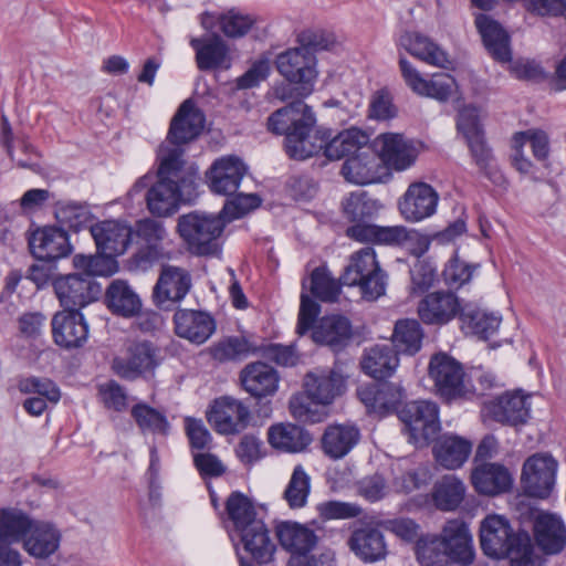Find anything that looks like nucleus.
Instances as JSON below:
<instances>
[{
  "mask_svg": "<svg viewBox=\"0 0 566 566\" xmlns=\"http://www.w3.org/2000/svg\"><path fill=\"white\" fill-rule=\"evenodd\" d=\"M316 118L303 101L275 111L268 118V128L277 135H285V150L291 158L306 159L324 149L331 160L355 156L368 145L369 137L358 128H349L334 137L322 129L313 132Z\"/></svg>",
  "mask_w": 566,
  "mask_h": 566,
  "instance_id": "1",
  "label": "nucleus"
},
{
  "mask_svg": "<svg viewBox=\"0 0 566 566\" xmlns=\"http://www.w3.org/2000/svg\"><path fill=\"white\" fill-rule=\"evenodd\" d=\"M181 157L182 149H169L167 146L159 147L157 181L151 184L153 177L144 176L135 182L132 189L134 192L149 187L146 201L151 214L158 217L172 214L178 207L180 187L192 184L190 174L188 178L185 177Z\"/></svg>",
  "mask_w": 566,
  "mask_h": 566,
  "instance_id": "2",
  "label": "nucleus"
},
{
  "mask_svg": "<svg viewBox=\"0 0 566 566\" xmlns=\"http://www.w3.org/2000/svg\"><path fill=\"white\" fill-rule=\"evenodd\" d=\"M480 544L488 557L509 558L512 566H526L532 559L533 544L528 533L513 528L502 515L491 514L483 518Z\"/></svg>",
  "mask_w": 566,
  "mask_h": 566,
  "instance_id": "3",
  "label": "nucleus"
},
{
  "mask_svg": "<svg viewBox=\"0 0 566 566\" xmlns=\"http://www.w3.org/2000/svg\"><path fill=\"white\" fill-rule=\"evenodd\" d=\"M342 282L348 286H358L363 297L368 301H375L385 294L387 275L381 270L373 248H363L350 255Z\"/></svg>",
  "mask_w": 566,
  "mask_h": 566,
  "instance_id": "4",
  "label": "nucleus"
},
{
  "mask_svg": "<svg viewBox=\"0 0 566 566\" xmlns=\"http://www.w3.org/2000/svg\"><path fill=\"white\" fill-rule=\"evenodd\" d=\"M226 226L220 214L190 212L178 219V232L191 253L212 255L219 250L218 239Z\"/></svg>",
  "mask_w": 566,
  "mask_h": 566,
  "instance_id": "5",
  "label": "nucleus"
},
{
  "mask_svg": "<svg viewBox=\"0 0 566 566\" xmlns=\"http://www.w3.org/2000/svg\"><path fill=\"white\" fill-rule=\"evenodd\" d=\"M398 417L413 443H428L440 431L439 410L434 402L410 401L398 411Z\"/></svg>",
  "mask_w": 566,
  "mask_h": 566,
  "instance_id": "6",
  "label": "nucleus"
},
{
  "mask_svg": "<svg viewBox=\"0 0 566 566\" xmlns=\"http://www.w3.org/2000/svg\"><path fill=\"white\" fill-rule=\"evenodd\" d=\"M275 64L279 73L289 82L301 84L297 96L305 97L312 93L316 77L314 54L305 49H290L277 55Z\"/></svg>",
  "mask_w": 566,
  "mask_h": 566,
  "instance_id": "7",
  "label": "nucleus"
},
{
  "mask_svg": "<svg viewBox=\"0 0 566 566\" xmlns=\"http://www.w3.org/2000/svg\"><path fill=\"white\" fill-rule=\"evenodd\" d=\"M207 417L216 431L226 436L242 432L252 419L249 406L231 396L214 399Z\"/></svg>",
  "mask_w": 566,
  "mask_h": 566,
  "instance_id": "8",
  "label": "nucleus"
},
{
  "mask_svg": "<svg viewBox=\"0 0 566 566\" xmlns=\"http://www.w3.org/2000/svg\"><path fill=\"white\" fill-rule=\"evenodd\" d=\"M376 523H361L348 536L349 551L364 564L382 562L389 554L386 537Z\"/></svg>",
  "mask_w": 566,
  "mask_h": 566,
  "instance_id": "9",
  "label": "nucleus"
},
{
  "mask_svg": "<svg viewBox=\"0 0 566 566\" xmlns=\"http://www.w3.org/2000/svg\"><path fill=\"white\" fill-rule=\"evenodd\" d=\"M133 233L144 242V245L135 254L138 266L147 268L156 262L171 258V253L166 250L164 243L167 232L160 221L149 218L139 220L136 222Z\"/></svg>",
  "mask_w": 566,
  "mask_h": 566,
  "instance_id": "10",
  "label": "nucleus"
},
{
  "mask_svg": "<svg viewBox=\"0 0 566 566\" xmlns=\"http://www.w3.org/2000/svg\"><path fill=\"white\" fill-rule=\"evenodd\" d=\"M557 462L548 454H533L523 465L522 483L526 494L544 499L555 484Z\"/></svg>",
  "mask_w": 566,
  "mask_h": 566,
  "instance_id": "11",
  "label": "nucleus"
},
{
  "mask_svg": "<svg viewBox=\"0 0 566 566\" xmlns=\"http://www.w3.org/2000/svg\"><path fill=\"white\" fill-rule=\"evenodd\" d=\"M429 375L439 394L447 399L463 397L468 394L461 364L447 354H438L431 358Z\"/></svg>",
  "mask_w": 566,
  "mask_h": 566,
  "instance_id": "12",
  "label": "nucleus"
},
{
  "mask_svg": "<svg viewBox=\"0 0 566 566\" xmlns=\"http://www.w3.org/2000/svg\"><path fill=\"white\" fill-rule=\"evenodd\" d=\"M205 115L191 99H186L171 119L168 142L160 147L178 148L197 138L205 127Z\"/></svg>",
  "mask_w": 566,
  "mask_h": 566,
  "instance_id": "13",
  "label": "nucleus"
},
{
  "mask_svg": "<svg viewBox=\"0 0 566 566\" xmlns=\"http://www.w3.org/2000/svg\"><path fill=\"white\" fill-rule=\"evenodd\" d=\"M54 291L65 311H77L96 300L99 285L81 274H69L54 281Z\"/></svg>",
  "mask_w": 566,
  "mask_h": 566,
  "instance_id": "14",
  "label": "nucleus"
},
{
  "mask_svg": "<svg viewBox=\"0 0 566 566\" xmlns=\"http://www.w3.org/2000/svg\"><path fill=\"white\" fill-rule=\"evenodd\" d=\"M158 365V349L149 342H140L128 348L127 358H115L112 367L119 377L133 380L153 374Z\"/></svg>",
  "mask_w": 566,
  "mask_h": 566,
  "instance_id": "15",
  "label": "nucleus"
},
{
  "mask_svg": "<svg viewBox=\"0 0 566 566\" xmlns=\"http://www.w3.org/2000/svg\"><path fill=\"white\" fill-rule=\"evenodd\" d=\"M97 251L113 258L126 252L132 242L133 229L118 220H105L91 227Z\"/></svg>",
  "mask_w": 566,
  "mask_h": 566,
  "instance_id": "16",
  "label": "nucleus"
},
{
  "mask_svg": "<svg viewBox=\"0 0 566 566\" xmlns=\"http://www.w3.org/2000/svg\"><path fill=\"white\" fill-rule=\"evenodd\" d=\"M385 172L382 160L368 145L355 156L348 157L342 167L344 178L355 185L379 182Z\"/></svg>",
  "mask_w": 566,
  "mask_h": 566,
  "instance_id": "17",
  "label": "nucleus"
},
{
  "mask_svg": "<svg viewBox=\"0 0 566 566\" xmlns=\"http://www.w3.org/2000/svg\"><path fill=\"white\" fill-rule=\"evenodd\" d=\"M52 335L62 348H80L88 338V325L78 311L57 312L52 318Z\"/></svg>",
  "mask_w": 566,
  "mask_h": 566,
  "instance_id": "18",
  "label": "nucleus"
},
{
  "mask_svg": "<svg viewBox=\"0 0 566 566\" xmlns=\"http://www.w3.org/2000/svg\"><path fill=\"white\" fill-rule=\"evenodd\" d=\"M438 200L439 196L430 185L416 182L408 187L398 207L405 220L419 222L436 212Z\"/></svg>",
  "mask_w": 566,
  "mask_h": 566,
  "instance_id": "19",
  "label": "nucleus"
},
{
  "mask_svg": "<svg viewBox=\"0 0 566 566\" xmlns=\"http://www.w3.org/2000/svg\"><path fill=\"white\" fill-rule=\"evenodd\" d=\"M306 396L319 405H329L345 390V377L336 369H315L304 377Z\"/></svg>",
  "mask_w": 566,
  "mask_h": 566,
  "instance_id": "20",
  "label": "nucleus"
},
{
  "mask_svg": "<svg viewBox=\"0 0 566 566\" xmlns=\"http://www.w3.org/2000/svg\"><path fill=\"white\" fill-rule=\"evenodd\" d=\"M247 167L238 157L219 158L207 172L209 187L214 193L232 196L237 192Z\"/></svg>",
  "mask_w": 566,
  "mask_h": 566,
  "instance_id": "21",
  "label": "nucleus"
},
{
  "mask_svg": "<svg viewBox=\"0 0 566 566\" xmlns=\"http://www.w3.org/2000/svg\"><path fill=\"white\" fill-rule=\"evenodd\" d=\"M441 546L444 554L455 563L471 565L474 560L472 536L464 522L449 521L441 533Z\"/></svg>",
  "mask_w": 566,
  "mask_h": 566,
  "instance_id": "22",
  "label": "nucleus"
},
{
  "mask_svg": "<svg viewBox=\"0 0 566 566\" xmlns=\"http://www.w3.org/2000/svg\"><path fill=\"white\" fill-rule=\"evenodd\" d=\"M174 322L176 334L196 345L206 343L216 331L214 318L202 311L179 310Z\"/></svg>",
  "mask_w": 566,
  "mask_h": 566,
  "instance_id": "23",
  "label": "nucleus"
},
{
  "mask_svg": "<svg viewBox=\"0 0 566 566\" xmlns=\"http://www.w3.org/2000/svg\"><path fill=\"white\" fill-rule=\"evenodd\" d=\"M357 396L369 412L386 415L397 410L405 398V390L399 385L382 382L358 387Z\"/></svg>",
  "mask_w": 566,
  "mask_h": 566,
  "instance_id": "24",
  "label": "nucleus"
},
{
  "mask_svg": "<svg viewBox=\"0 0 566 566\" xmlns=\"http://www.w3.org/2000/svg\"><path fill=\"white\" fill-rule=\"evenodd\" d=\"M418 315L426 324L442 325L461 315L459 298L451 292H433L418 305Z\"/></svg>",
  "mask_w": 566,
  "mask_h": 566,
  "instance_id": "25",
  "label": "nucleus"
},
{
  "mask_svg": "<svg viewBox=\"0 0 566 566\" xmlns=\"http://www.w3.org/2000/svg\"><path fill=\"white\" fill-rule=\"evenodd\" d=\"M191 287V277L187 270L165 265L154 287L153 297L157 305L181 301Z\"/></svg>",
  "mask_w": 566,
  "mask_h": 566,
  "instance_id": "26",
  "label": "nucleus"
},
{
  "mask_svg": "<svg viewBox=\"0 0 566 566\" xmlns=\"http://www.w3.org/2000/svg\"><path fill=\"white\" fill-rule=\"evenodd\" d=\"M382 165L395 170H405L410 167L416 158L417 150L410 140L401 134L385 133L377 137Z\"/></svg>",
  "mask_w": 566,
  "mask_h": 566,
  "instance_id": "27",
  "label": "nucleus"
},
{
  "mask_svg": "<svg viewBox=\"0 0 566 566\" xmlns=\"http://www.w3.org/2000/svg\"><path fill=\"white\" fill-rule=\"evenodd\" d=\"M485 409L499 422L512 426L522 424L530 417L528 396L520 390L506 392L497 399L486 402Z\"/></svg>",
  "mask_w": 566,
  "mask_h": 566,
  "instance_id": "28",
  "label": "nucleus"
},
{
  "mask_svg": "<svg viewBox=\"0 0 566 566\" xmlns=\"http://www.w3.org/2000/svg\"><path fill=\"white\" fill-rule=\"evenodd\" d=\"M243 389L252 397L261 399L273 396L279 388L280 377L270 365L255 361L248 364L240 373Z\"/></svg>",
  "mask_w": 566,
  "mask_h": 566,
  "instance_id": "29",
  "label": "nucleus"
},
{
  "mask_svg": "<svg viewBox=\"0 0 566 566\" xmlns=\"http://www.w3.org/2000/svg\"><path fill=\"white\" fill-rule=\"evenodd\" d=\"M32 254L40 260H56L70 253L71 245L65 231L45 227L38 229L29 239Z\"/></svg>",
  "mask_w": 566,
  "mask_h": 566,
  "instance_id": "30",
  "label": "nucleus"
},
{
  "mask_svg": "<svg viewBox=\"0 0 566 566\" xmlns=\"http://www.w3.org/2000/svg\"><path fill=\"white\" fill-rule=\"evenodd\" d=\"M471 482L478 493L497 495L511 489L513 479L504 465L482 462L473 468Z\"/></svg>",
  "mask_w": 566,
  "mask_h": 566,
  "instance_id": "31",
  "label": "nucleus"
},
{
  "mask_svg": "<svg viewBox=\"0 0 566 566\" xmlns=\"http://www.w3.org/2000/svg\"><path fill=\"white\" fill-rule=\"evenodd\" d=\"M534 536L545 554L555 555L566 545V526L557 515L539 513L534 521Z\"/></svg>",
  "mask_w": 566,
  "mask_h": 566,
  "instance_id": "32",
  "label": "nucleus"
},
{
  "mask_svg": "<svg viewBox=\"0 0 566 566\" xmlns=\"http://www.w3.org/2000/svg\"><path fill=\"white\" fill-rule=\"evenodd\" d=\"M352 324L342 315H331L321 318L313 327L312 338L317 344L328 346L334 352L344 348L352 338Z\"/></svg>",
  "mask_w": 566,
  "mask_h": 566,
  "instance_id": "33",
  "label": "nucleus"
},
{
  "mask_svg": "<svg viewBox=\"0 0 566 566\" xmlns=\"http://www.w3.org/2000/svg\"><path fill=\"white\" fill-rule=\"evenodd\" d=\"M475 27L485 48L495 60L500 62L511 60L509 34L497 21L488 14L480 13L475 15Z\"/></svg>",
  "mask_w": 566,
  "mask_h": 566,
  "instance_id": "34",
  "label": "nucleus"
},
{
  "mask_svg": "<svg viewBox=\"0 0 566 566\" xmlns=\"http://www.w3.org/2000/svg\"><path fill=\"white\" fill-rule=\"evenodd\" d=\"M399 366V357L389 345H374L366 348L360 358L361 370L375 378L385 379L396 371Z\"/></svg>",
  "mask_w": 566,
  "mask_h": 566,
  "instance_id": "35",
  "label": "nucleus"
},
{
  "mask_svg": "<svg viewBox=\"0 0 566 566\" xmlns=\"http://www.w3.org/2000/svg\"><path fill=\"white\" fill-rule=\"evenodd\" d=\"M360 433L353 424H332L322 437V449L331 459L338 460L347 455L358 443Z\"/></svg>",
  "mask_w": 566,
  "mask_h": 566,
  "instance_id": "36",
  "label": "nucleus"
},
{
  "mask_svg": "<svg viewBox=\"0 0 566 566\" xmlns=\"http://www.w3.org/2000/svg\"><path fill=\"white\" fill-rule=\"evenodd\" d=\"M244 551L258 564L270 563L275 552V545L270 537V531L264 522H254L251 527L239 534Z\"/></svg>",
  "mask_w": 566,
  "mask_h": 566,
  "instance_id": "37",
  "label": "nucleus"
},
{
  "mask_svg": "<svg viewBox=\"0 0 566 566\" xmlns=\"http://www.w3.org/2000/svg\"><path fill=\"white\" fill-rule=\"evenodd\" d=\"M399 44L412 56L438 67H446L449 62L447 53L428 36L418 32L407 31Z\"/></svg>",
  "mask_w": 566,
  "mask_h": 566,
  "instance_id": "38",
  "label": "nucleus"
},
{
  "mask_svg": "<svg viewBox=\"0 0 566 566\" xmlns=\"http://www.w3.org/2000/svg\"><path fill=\"white\" fill-rule=\"evenodd\" d=\"M60 539L61 535L52 524L33 522L23 541V547L33 557L46 558L59 548Z\"/></svg>",
  "mask_w": 566,
  "mask_h": 566,
  "instance_id": "39",
  "label": "nucleus"
},
{
  "mask_svg": "<svg viewBox=\"0 0 566 566\" xmlns=\"http://www.w3.org/2000/svg\"><path fill=\"white\" fill-rule=\"evenodd\" d=\"M269 443L277 450L296 453L303 451L311 442V434L293 423H276L269 428Z\"/></svg>",
  "mask_w": 566,
  "mask_h": 566,
  "instance_id": "40",
  "label": "nucleus"
},
{
  "mask_svg": "<svg viewBox=\"0 0 566 566\" xmlns=\"http://www.w3.org/2000/svg\"><path fill=\"white\" fill-rule=\"evenodd\" d=\"M107 307L117 315L133 317L142 310V301L124 280H114L105 293Z\"/></svg>",
  "mask_w": 566,
  "mask_h": 566,
  "instance_id": "41",
  "label": "nucleus"
},
{
  "mask_svg": "<svg viewBox=\"0 0 566 566\" xmlns=\"http://www.w3.org/2000/svg\"><path fill=\"white\" fill-rule=\"evenodd\" d=\"M190 44L196 50V62L199 70L208 71L230 66L228 48L219 36L207 40L192 39Z\"/></svg>",
  "mask_w": 566,
  "mask_h": 566,
  "instance_id": "42",
  "label": "nucleus"
},
{
  "mask_svg": "<svg viewBox=\"0 0 566 566\" xmlns=\"http://www.w3.org/2000/svg\"><path fill=\"white\" fill-rule=\"evenodd\" d=\"M467 486L454 474H446L439 479L432 489L434 506L443 512L455 511L464 501Z\"/></svg>",
  "mask_w": 566,
  "mask_h": 566,
  "instance_id": "43",
  "label": "nucleus"
},
{
  "mask_svg": "<svg viewBox=\"0 0 566 566\" xmlns=\"http://www.w3.org/2000/svg\"><path fill=\"white\" fill-rule=\"evenodd\" d=\"M277 538L293 555L307 554L317 543V536L312 530L292 522L282 523L277 527Z\"/></svg>",
  "mask_w": 566,
  "mask_h": 566,
  "instance_id": "44",
  "label": "nucleus"
},
{
  "mask_svg": "<svg viewBox=\"0 0 566 566\" xmlns=\"http://www.w3.org/2000/svg\"><path fill=\"white\" fill-rule=\"evenodd\" d=\"M472 444L459 437H443L434 448L437 462L448 470H455L463 465L471 453Z\"/></svg>",
  "mask_w": 566,
  "mask_h": 566,
  "instance_id": "45",
  "label": "nucleus"
},
{
  "mask_svg": "<svg viewBox=\"0 0 566 566\" xmlns=\"http://www.w3.org/2000/svg\"><path fill=\"white\" fill-rule=\"evenodd\" d=\"M422 339L423 331L417 319L402 318L396 322L391 343L397 355H415L420 350Z\"/></svg>",
  "mask_w": 566,
  "mask_h": 566,
  "instance_id": "46",
  "label": "nucleus"
},
{
  "mask_svg": "<svg viewBox=\"0 0 566 566\" xmlns=\"http://www.w3.org/2000/svg\"><path fill=\"white\" fill-rule=\"evenodd\" d=\"M32 526L33 521L23 511L0 509V543L9 545L24 541Z\"/></svg>",
  "mask_w": 566,
  "mask_h": 566,
  "instance_id": "47",
  "label": "nucleus"
},
{
  "mask_svg": "<svg viewBox=\"0 0 566 566\" xmlns=\"http://www.w3.org/2000/svg\"><path fill=\"white\" fill-rule=\"evenodd\" d=\"M227 513L234 526V531L241 534L254 522H263L256 516V511L250 499L241 493L234 492L227 500Z\"/></svg>",
  "mask_w": 566,
  "mask_h": 566,
  "instance_id": "48",
  "label": "nucleus"
},
{
  "mask_svg": "<svg viewBox=\"0 0 566 566\" xmlns=\"http://www.w3.org/2000/svg\"><path fill=\"white\" fill-rule=\"evenodd\" d=\"M402 230L394 227H379L364 221L355 222L346 230V235L358 242H373L389 244L397 241Z\"/></svg>",
  "mask_w": 566,
  "mask_h": 566,
  "instance_id": "49",
  "label": "nucleus"
},
{
  "mask_svg": "<svg viewBox=\"0 0 566 566\" xmlns=\"http://www.w3.org/2000/svg\"><path fill=\"white\" fill-rule=\"evenodd\" d=\"M342 207L344 216L354 223L373 217L379 209L378 202L369 198L365 191L349 193L343 200Z\"/></svg>",
  "mask_w": 566,
  "mask_h": 566,
  "instance_id": "50",
  "label": "nucleus"
},
{
  "mask_svg": "<svg viewBox=\"0 0 566 566\" xmlns=\"http://www.w3.org/2000/svg\"><path fill=\"white\" fill-rule=\"evenodd\" d=\"M310 491V475L302 465H296L283 493L284 500L291 509H301L306 504Z\"/></svg>",
  "mask_w": 566,
  "mask_h": 566,
  "instance_id": "51",
  "label": "nucleus"
},
{
  "mask_svg": "<svg viewBox=\"0 0 566 566\" xmlns=\"http://www.w3.org/2000/svg\"><path fill=\"white\" fill-rule=\"evenodd\" d=\"M461 321L473 334L479 335L483 339H488L497 331L501 317L480 310L463 308L461 312Z\"/></svg>",
  "mask_w": 566,
  "mask_h": 566,
  "instance_id": "52",
  "label": "nucleus"
},
{
  "mask_svg": "<svg viewBox=\"0 0 566 566\" xmlns=\"http://www.w3.org/2000/svg\"><path fill=\"white\" fill-rule=\"evenodd\" d=\"M56 218L62 224L75 232L83 229L91 231V227L95 224L88 207L80 203L72 202L60 207L56 211Z\"/></svg>",
  "mask_w": 566,
  "mask_h": 566,
  "instance_id": "53",
  "label": "nucleus"
},
{
  "mask_svg": "<svg viewBox=\"0 0 566 566\" xmlns=\"http://www.w3.org/2000/svg\"><path fill=\"white\" fill-rule=\"evenodd\" d=\"M132 416L144 432L166 434L169 429L166 417L145 403L136 405L132 410Z\"/></svg>",
  "mask_w": 566,
  "mask_h": 566,
  "instance_id": "54",
  "label": "nucleus"
},
{
  "mask_svg": "<svg viewBox=\"0 0 566 566\" xmlns=\"http://www.w3.org/2000/svg\"><path fill=\"white\" fill-rule=\"evenodd\" d=\"M311 293L322 302H335L340 293V286L325 268H316L311 274Z\"/></svg>",
  "mask_w": 566,
  "mask_h": 566,
  "instance_id": "55",
  "label": "nucleus"
},
{
  "mask_svg": "<svg viewBox=\"0 0 566 566\" xmlns=\"http://www.w3.org/2000/svg\"><path fill=\"white\" fill-rule=\"evenodd\" d=\"M251 347L244 338L229 337L220 340L210 348L211 356L218 361L242 359L250 353Z\"/></svg>",
  "mask_w": 566,
  "mask_h": 566,
  "instance_id": "56",
  "label": "nucleus"
},
{
  "mask_svg": "<svg viewBox=\"0 0 566 566\" xmlns=\"http://www.w3.org/2000/svg\"><path fill=\"white\" fill-rule=\"evenodd\" d=\"M260 205L261 199L259 196L253 193H238L224 203L219 214L222 216V219L226 220L227 223L233 219L243 217Z\"/></svg>",
  "mask_w": 566,
  "mask_h": 566,
  "instance_id": "57",
  "label": "nucleus"
},
{
  "mask_svg": "<svg viewBox=\"0 0 566 566\" xmlns=\"http://www.w3.org/2000/svg\"><path fill=\"white\" fill-rule=\"evenodd\" d=\"M530 143L533 155L538 160H544L548 156L549 145L548 136L545 132L538 129H528L526 132L516 133L513 137V147L523 148Z\"/></svg>",
  "mask_w": 566,
  "mask_h": 566,
  "instance_id": "58",
  "label": "nucleus"
},
{
  "mask_svg": "<svg viewBox=\"0 0 566 566\" xmlns=\"http://www.w3.org/2000/svg\"><path fill=\"white\" fill-rule=\"evenodd\" d=\"M455 87V80L450 74L439 73L424 81V92H419L418 95L447 101Z\"/></svg>",
  "mask_w": 566,
  "mask_h": 566,
  "instance_id": "59",
  "label": "nucleus"
},
{
  "mask_svg": "<svg viewBox=\"0 0 566 566\" xmlns=\"http://www.w3.org/2000/svg\"><path fill=\"white\" fill-rule=\"evenodd\" d=\"M254 20L248 15L235 10H229L220 17L219 24L221 31L230 38L242 36L251 29Z\"/></svg>",
  "mask_w": 566,
  "mask_h": 566,
  "instance_id": "60",
  "label": "nucleus"
},
{
  "mask_svg": "<svg viewBox=\"0 0 566 566\" xmlns=\"http://www.w3.org/2000/svg\"><path fill=\"white\" fill-rule=\"evenodd\" d=\"M18 388L22 394H39L40 397L51 402H57L61 397L56 385L48 378H24L19 381Z\"/></svg>",
  "mask_w": 566,
  "mask_h": 566,
  "instance_id": "61",
  "label": "nucleus"
},
{
  "mask_svg": "<svg viewBox=\"0 0 566 566\" xmlns=\"http://www.w3.org/2000/svg\"><path fill=\"white\" fill-rule=\"evenodd\" d=\"M319 515L325 520H347L361 514L359 505L342 501H326L317 506Z\"/></svg>",
  "mask_w": 566,
  "mask_h": 566,
  "instance_id": "62",
  "label": "nucleus"
},
{
  "mask_svg": "<svg viewBox=\"0 0 566 566\" xmlns=\"http://www.w3.org/2000/svg\"><path fill=\"white\" fill-rule=\"evenodd\" d=\"M112 258L103 255H83L76 254L73 258V264L76 269L82 270L84 277L103 276L111 274L109 263Z\"/></svg>",
  "mask_w": 566,
  "mask_h": 566,
  "instance_id": "63",
  "label": "nucleus"
},
{
  "mask_svg": "<svg viewBox=\"0 0 566 566\" xmlns=\"http://www.w3.org/2000/svg\"><path fill=\"white\" fill-rule=\"evenodd\" d=\"M377 525L406 542H413L419 535V525L409 517L380 520Z\"/></svg>",
  "mask_w": 566,
  "mask_h": 566,
  "instance_id": "64",
  "label": "nucleus"
}]
</instances>
